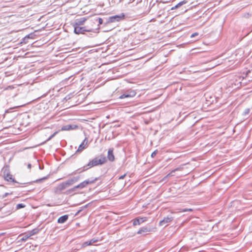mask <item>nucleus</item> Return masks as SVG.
Here are the masks:
<instances>
[{
    "mask_svg": "<svg viewBox=\"0 0 252 252\" xmlns=\"http://www.w3.org/2000/svg\"><path fill=\"white\" fill-rule=\"evenodd\" d=\"M87 143L88 140L87 139V138H85L83 141V142L79 145L77 152H81L85 148H86L87 147Z\"/></svg>",
    "mask_w": 252,
    "mask_h": 252,
    "instance_id": "4468645a",
    "label": "nucleus"
},
{
    "mask_svg": "<svg viewBox=\"0 0 252 252\" xmlns=\"http://www.w3.org/2000/svg\"><path fill=\"white\" fill-rule=\"evenodd\" d=\"M158 153V150H155V151H154L152 154H151V157L152 158H154L156 156V155H157V154Z\"/></svg>",
    "mask_w": 252,
    "mask_h": 252,
    "instance_id": "a878e982",
    "label": "nucleus"
},
{
    "mask_svg": "<svg viewBox=\"0 0 252 252\" xmlns=\"http://www.w3.org/2000/svg\"><path fill=\"white\" fill-rule=\"evenodd\" d=\"M147 220L146 217H142V218H137L132 220L133 221V225H140L142 222L146 221Z\"/></svg>",
    "mask_w": 252,
    "mask_h": 252,
    "instance_id": "0eeeda50",
    "label": "nucleus"
},
{
    "mask_svg": "<svg viewBox=\"0 0 252 252\" xmlns=\"http://www.w3.org/2000/svg\"><path fill=\"white\" fill-rule=\"evenodd\" d=\"M106 161V158L104 156H101L99 157H97L93 159L88 163L87 166H89V168H91L98 165H102L105 163Z\"/></svg>",
    "mask_w": 252,
    "mask_h": 252,
    "instance_id": "f257e3e1",
    "label": "nucleus"
},
{
    "mask_svg": "<svg viewBox=\"0 0 252 252\" xmlns=\"http://www.w3.org/2000/svg\"><path fill=\"white\" fill-rule=\"evenodd\" d=\"M86 21V19L85 18H82L81 19H80L79 20H78L77 22H76L74 25H77V26H80V25H82L84 24V23Z\"/></svg>",
    "mask_w": 252,
    "mask_h": 252,
    "instance_id": "412c9836",
    "label": "nucleus"
},
{
    "mask_svg": "<svg viewBox=\"0 0 252 252\" xmlns=\"http://www.w3.org/2000/svg\"><path fill=\"white\" fill-rule=\"evenodd\" d=\"M26 207V205L23 203L17 204L16 206V210H19L22 208H24Z\"/></svg>",
    "mask_w": 252,
    "mask_h": 252,
    "instance_id": "4be33fe9",
    "label": "nucleus"
},
{
    "mask_svg": "<svg viewBox=\"0 0 252 252\" xmlns=\"http://www.w3.org/2000/svg\"><path fill=\"white\" fill-rule=\"evenodd\" d=\"M94 182V180H92V179H88L85 181H84L83 182L81 183V184H80L79 185L76 186L75 187V188H85L86 187V185H88V184H92V183H93Z\"/></svg>",
    "mask_w": 252,
    "mask_h": 252,
    "instance_id": "1a4fd4ad",
    "label": "nucleus"
},
{
    "mask_svg": "<svg viewBox=\"0 0 252 252\" xmlns=\"http://www.w3.org/2000/svg\"><path fill=\"white\" fill-rule=\"evenodd\" d=\"M30 237V235L27 232L19 240V242H25Z\"/></svg>",
    "mask_w": 252,
    "mask_h": 252,
    "instance_id": "6ab92c4d",
    "label": "nucleus"
},
{
    "mask_svg": "<svg viewBox=\"0 0 252 252\" xmlns=\"http://www.w3.org/2000/svg\"><path fill=\"white\" fill-rule=\"evenodd\" d=\"M92 202H90V203H89L87 204L86 205H84V206H83L81 207L80 208V209H82V210H84V209L87 208V207H88L90 204H92Z\"/></svg>",
    "mask_w": 252,
    "mask_h": 252,
    "instance_id": "393cba45",
    "label": "nucleus"
},
{
    "mask_svg": "<svg viewBox=\"0 0 252 252\" xmlns=\"http://www.w3.org/2000/svg\"><path fill=\"white\" fill-rule=\"evenodd\" d=\"M73 183V181L69 180L67 181L62 184V188H66L69 187V185H71Z\"/></svg>",
    "mask_w": 252,
    "mask_h": 252,
    "instance_id": "a211bd4d",
    "label": "nucleus"
},
{
    "mask_svg": "<svg viewBox=\"0 0 252 252\" xmlns=\"http://www.w3.org/2000/svg\"><path fill=\"white\" fill-rule=\"evenodd\" d=\"M73 190H70V189L67 190V191L68 192L67 193V194L71 193V191H73Z\"/></svg>",
    "mask_w": 252,
    "mask_h": 252,
    "instance_id": "e433bc0d",
    "label": "nucleus"
},
{
    "mask_svg": "<svg viewBox=\"0 0 252 252\" xmlns=\"http://www.w3.org/2000/svg\"><path fill=\"white\" fill-rule=\"evenodd\" d=\"M98 21L99 25H101L103 23V19L101 18H99L98 19Z\"/></svg>",
    "mask_w": 252,
    "mask_h": 252,
    "instance_id": "cd10ccee",
    "label": "nucleus"
},
{
    "mask_svg": "<svg viewBox=\"0 0 252 252\" xmlns=\"http://www.w3.org/2000/svg\"><path fill=\"white\" fill-rule=\"evenodd\" d=\"M3 234H4V233H0V236H1L2 235H3Z\"/></svg>",
    "mask_w": 252,
    "mask_h": 252,
    "instance_id": "79ce46f5",
    "label": "nucleus"
},
{
    "mask_svg": "<svg viewBox=\"0 0 252 252\" xmlns=\"http://www.w3.org/2000/svg\"><path fill=\"white\" fill-rule=\"evenodd\" d=\"M150 228H148V227H142L139 229L137 233L138 234L144 235L146 234L148 232L150 231Z\"/></svg>",
    "mask_w": 252,
    "mask_h": 252,
    "instance_id": "f8f14e48",
    "label": "nucleus"
},
{
    "mask_svg": "<svg viewBox=\"0 0 252 252\" xmlns=\"http://www.w3.org/2000/svg\"><path fill=\"white\" fill-rule=\"evenodd\" d=\"M9 193H4L3 195V196L2 197L4 198V197H5L7 196V195Z\"/></svg>",
    "mask_w": 252,
    "mask_h": 252,
    "instance_id": "c9c22d12",
    "label": "nucleus"
},
{
    "mask_svg": "<svg viewBox=\"0 0 252 252\" xmlns=\"http://www.w3.org/2000/svg\"><path fill=\"white\" fill-rule=\"evenodd\" d=\"M28 168L29 169H31V164H29L28 165Z\"/></svg>",
    "mask_w": 252,
    "mask_h": 252,
    "instance_id": "4c0bfd02",
    "label": "nucleus"
},
{
    "mask_svg": "<svg viewBox=\"0 0 252 252\" xmlns=\"http://www.w3.org/2000/svg\"><path fill=\"white\" fill-rule=\"evenodd\" d=\"M98 241V239L93 238L89 241H85L84 243H83V244L82 245V247L84 248V247H87L88 246H90V245H92L93 243L97 242Z\"/></svg>",
    "mask_w": 252,
    "mask_h": 252,
    "instance_id": "6e6552de",
    "label": "nucleus"
},
{
    "mask_svg": "<svg viewBox=\"0 0 252 252\" xmlns=\"http://www.w3.org/2000/svg\"><path fill=\"white\" fill-rule=\"evenodd\" d=\"M112 190H100L98 191H96L94 194H98L99 195V199H109L112 197L111 191Z\"/></svg>",
    "mask_w": 252,
    "mask_h": 252,
    "instance_id": "7ed1b4c3",
    "label": "nucleus"
},
{
    "mask_svg": "<svg viewBox=\"0 0 252 252\" xmlns=\"http://www.w3.org/2000/svg\"><path fill=\"white\" fill-rule=\"evenodd\" d=\"M3 214H5L6 215H10L11 214V210L5 211L4 212Z\"/></svg>",
    "mask_w": 252,
    "mask_h": 252,
    "instance_id": "bb28decb",
    "label": "nucleus"
},
{
    "mask_svg": "<svg viewBox=\"0 0 252 252\" xmlns=\"http://www.w3.org/2000/svg\"><path fill=\"white\" fill-rule=\"evenodd\" d=\"M58 133V131L55 132L52 135H51L48 139L47 140V141H49L51 140L52 138H53L57 133Z\"/></svg>",
    "mask_w": 252,
    "mask_h": 252,
    "instance_id": "b1692460",
    "label": "nucleus"
},
{
    "mask_svg": "<svg viewBox=\"0 0 252 252\" xmlns=\"http://www.w3.org/2000/svg\"><path fill=\"white\" fill-rule=\"evenodd\" d=\"M136 94V93L135 91H130V92L126 94H124L122 95H121L120 96V98L123 99L125 98H127V97H134Z\"/></svg>",
    "mask_w": 252,
    "mask_h": 252,
    "instance_id": "9d476101",
    "label": "nucleus"
},
{
    "mask_svg": "<svg viewBox=\"0 0 252 252\" xmlns=\"http://www.w3.org/2000/svg\"><path fill=\"white\" fill-rule=\"evenodd\" d=\"M187 2V1L186 0H183L179 3H178L177 4H176V7H178V8L180 7L181 6L183 5L184 4H186Z\"/></svg>",
    "mask_w": 252,
    "mask_h": 252,
    "instance_id": "5701e85b",
    "label": "nucleus"
},
{
    "mask_svg": "<svg viewBox=\"0 0 252 252\" xmlns=\"http://www.w3.org/2000/svg\"><path fill=\"white\" fill-rule=\"evenodd\" d=\"M107 158L109 160L113 161L115 159V157L113 154V149L110 148L108 150Z\"/></svg>",
    "mask_w": 252,
    "mask_h": 252,
    "instance_id": "ddd939ff",
    "label": "nucleus"
},
{
    "mask_svg": "<svg viewBox=\"0 0 252 252\" xmlns=\"http://www.w3.org/2000/svg\"><path fill=\"white\" fill-rule=\"evenodd\" d=\"M77 127V126H76L75 125H68L63 126L61 128V130H72V129H75Z\"/></svg>",
    "mask_w": 252,
    "mask_h": 252,
    "instance_id": "dca6fc26",
    "label": "nucleus"
},
{
    "mask_svg": "<svg viewBox=\"0 0 252 252\" xmlns=\"http://www.w3.org/2000/svg\"><path fill=\"white\" fill-rule=\"evenodd\" d=\"M41 228H39L38 227L32 229L31 231H28V233L30 235V236H33L39 233V232L41 230Z\"/></svg>",
    "mask_w": 252,
    "mask_h": 252,
    "instance_id": "f3484780",
    "label": "nucleus"
},
{
    "mask_svg": "<svg viewBox=\"0 0 252 252\" xmlns=\"http://www.w3.org/2000/svg\"><path fill=\"white\" fill-rule=\"evenodd\" d=\"M174 219V217L172 214H170L167 215L166 217H164L162 220H160L159 222V226H163L164 227L167 226L169 223L172 222Z\"/></svg>",
    "mask_w": 252,
    "mask_h": 252,
    "instance_id": "f03ea898",
    "label": "nucleus"
},
{
    "mask_svg": "<svg viewBox=\"0 0 252 252\" xmlns=\"http://www.w3.org/2000/svg\"><path fill=\"white\" fill-rule=\"evenodd\" d=\"M68 219V215H64L60 217L57 220L58 223H64Z\"/></svg>",
    "mask_w": 252,
    "mask_h": 252,
    "instance_id": "2eb2a0df",
    "label": "nucleus"
},
{
    "mask_svg": "<svg viewBox=\"0 0 252 252\" xmlns=\"http://www.w3.org/2000/svg\"><path fill=\"white\" fill-rule=\"evenodd\" d=\"M74 32L76 34H79L84 33L85 32H92V30L86 29L85 27H80L79 26L74 25Z\"/></svg>",
    "mask_w": 252,
    "mask_h": 252,
    "instance_id": "39448f33",
    "label": "nucleus"
},
{
    "mask_svg": "<svg viewBox=\"0 0 252 252\" xmlns=\"http://www.w3.org/2000/svg\"><path fill=\"white\" fill-rule=\"evenodd\" d=\"M43 179H39L38 180H36V182H38V181H40L42 180Z\"/></svg>",
    "mask_w": 252,
    "mask_h": 252,
    "instance_id": "a19ab883",
    "label": "nucleus"
},
{
    "mask_svg": "<svg viewBox=\"0 0 252 252\" xmlns=\"http://www.w3.org/2000/svg\"><path fill=\"white\" fill-rule=\"evenodd\" d=\"M3 176L4 179L8 182L11 181L15 182L14 179L12 177V175L9 173V170L7 167L3 169Z\"/></svg>",
    "mask_w": 252,
    "mask_h": 252,
    "instance_id": "20e7f679",
    "label": "nucleus"
},
{
    "mask_svg": "<svg viewBox=\"0 0 252 252\" xmlns=\"http://www.w3.org/2000/svg\"><path fill=\"white\" fill-rule=\"evenodd\" d=\"M3 207H0V212L2 211ZM2 213V212H1Z\"/></svg>",
    "mask_w": 252,
    "mask_h": 252,
    "instance_id": "ea45409f",
    "label": "nucleus"
},
{
    "mask_svg": "<svg viewBox=\"0 0 252 252\" xmlns=\"http://www.w3.org/2000/svg\"><path fill=\"white\" fill-rule=\"evenodd\" d=\"M249 111H250V110H249V109H247V110H245V114H248V113H249Z\"/></svg>",
    "mask_w": 252,
    "mask_h": 252,
    "instance_id": "72a5a7b5",
    "label": "nucleus"
},
{
    "mask_svg": "<svg viewBox=\"0 0 252 252\" xmlns=\"http://www.w3.org/2000/svg\"><path fill=\"white\" fill-rule=\"evenodd\" d=\"M182 167H178V168H176L175 169L172 170L170 173L168 174L166 176H165L163 178V179H162V181H164L166 180L167 179L169 178L170 177L174 176L175 175L174 173L176 171H180L182 170Z\"/></svg>",
    "mask_w": 252,
    "mask_h": 252,
    "instance_id": "9b49d317",
    "label": "nucleus"
},
{
    "mask_svg": "<svg viewBox=\"0 0 252 252\" xmlns=\"http://www.w3.org/2000/svg\"><path fill=\"white\" fill-rule=\"evenodd\" d=\"M121 19V17L119 16H114L110 17L109 21L111 22H114L115 21H118Z\"/></svg>",
    "mask_w": 252,
    "mask_h": 252,
    "instance_id": "aec40b11",
    "label": "nucleus"
},
{
    "mask_svg": "<svg viewBox=\"0 0 252 252\" xmlns=\"http://www.w3.org/2000/svg\"><path fill=\"white\" fill-rule=\"evenodd\" d=\"M62 190H58V189H56V190H55V192L56 193H60L61 192V191H62Z\"/></svg>",
    "mask_w": 252,
    "mask_h": 252,
    "instance_id": "2f4dec72",
    "label": "nucleus"
},
{
    "mask_svg": "<svg viewBox=\"0 0 252 252\" xmlns=\"http://www.w3.org/2000/svg\"><path fill=\"white\" fill-rule=\"evenodd\" d=\"M188 211H190V212H191V211H193V210L192 209H191V208L188 209Z\"/></svg>",
    "mask_w": 252,
    "mask_h": 252,
    "instance_id": "58836bf2",
    "label": "nucleus"
},
{
    "mask_svg": "<svg viewBox=\"0 0 252 252\" xmlns=\"http://www.w3.org/2000/svg\"><path fill=\"white\" fill-rule=\"evenodd\" d=\"M178 8V7H176V5L175 6L172 7L171 8V10H174V9H177V8Z\"/></svg>",
    "mask_w": 252,
    "mask_h": 252,
    "instance_id": "f704fd0d",
    "label": "nucleus"
},
{
    "mask_svg": "<svg viewBox=\"0 0 252 252\" xmlns=\"http://www.w3.org/2000/svg\"><path fill=\"white\" fill-rule=\"evenodd\" d=\"M126 176V174H124L123 175H122L119 177V179L121 180L123 179Z\"/></svg>",
    "mask_w": 252,
    "mask_h": 252,
    "instance_id": "c756f323",
    "label": "nucleus"
},
{
    "mask_svg": "<svg viewBox=\"0 0 252 252\" xmlns=\"http://www.w3.org/2000/svg\"><path fill=\"white\" fill-rule=\"evenodd\" d=\"M82 211V209H79L75 214V215H77L79 213Z\"/></svg>",
    "mask_w": 252,
    "mask_h": 252,
    "instance_id": "473e14b6",
    "label": "nucleus"
},
{
    "mask_svg": "<svg viewBox=\"0 0 252 252\" xmlns=\"http://www.w3.org/2000/svg\"><path fill=\"white\" fill-rule=\"evenodd\" d=\"M80 193L84 194V196L85 197V198L83 200V202L92 198L93 196L95 194L94 193L93 194L91 193V190H87L85 191L81 192Z\"/></svg>",
    "mask_w": 252,
    "mask_h": 252,
    "instance_id": "423d86ee",
    "label": "nucleus"
},
{
    "mask_svg": "<svg viewBox=\"0 0 252 252\" xmlns=\"http://www.w3.org/2000/svg\"><path fill=\"white\" fill-rule=\"evenodd\" d=\"M188 211V209L187 208H185V209H182L180 212H187Z\"/></svg>",
    "mask_w": 252,
    "mask_h": 252,
    "instance_id": "7c9ffc66",
    "label": "nucleus"
},
{
    "mask_svg": "<svg viewBox=\"0 0 252 252\" xmlns=\"http://www.w3.org/2000/svg\"><path fill=\"white\" fill-rule=\"evenodd\" d=\"M198 33L197 32H194L193 33H192L191 35H190V37L192 38V37H195V36H197L198 35Z\"/></svg>",
    "mask_w": 252,
    "mask_h": 252,
    "instance_id": "c85d7f7f",
    "label": "nucleus"
}]
</instances>
